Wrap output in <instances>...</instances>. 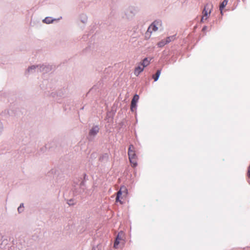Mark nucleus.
I'll list each match as a JSON object with an SVG mask.
<instances>
[{
    "label": "nucleus",
    "instance_id": "obj_1",
    "mask_svg": "<svg viewBox=\"0 0 250 250\" xmlns=\"http://www.w3.org/2000/svg\"><path fill=\"white\" fill-rule=\"evenodd\" d=\"M128 154L130 163L133 167H136L137 166V162L136 160V155L133 150V145L130 146L128 149Z\"/></svg>",
    "mask_w": 250,
    "mask_h": 250
},
{
    "label": "nucleus",
    "instance_id": "obj_2",
    "mask_svg": "<svg viewBox=\"0 0 250 250\" xmlns=\"http://www.w3.org/2000/svg\"><path fill=\"white\" fill-rule=\"evenodd\" d=\"M136 13L137 11L134 7H128L125 11V18L127 20L132 19Z\"/></svg>",
    "mask_w": 250,
    "mask_h": 250
},
{
    "label": "nucleus",
    "instance_id": "obj_3",
    "mask_svg": "<svg viewBox=\"0 0 250 250\" xmlns=\"http://www.w3.org/2000/svg\"><path fill=\"white\" fill-rule=\"evenodd\" d=\"M162 24L161 21H155L153 22L148 27L147 32L152 33L161 29Z\"/></svg>",
    "mask_w": 250,
    "mask_h": 250
},
{
    "label": "nucleus",
    "instance_id": "obj_4",
    "mask_svg": "<svg viewBox=\"0 0 250 250\" xmlns=\"http://www.w3.org/2000/svg\"><path fill=\"white\" fill-rule=\"evenodd\" d=\"M124 194V195H126L127 194V190L125 187H122L120 189V190L117 192V197L116 198V201L117 202H119L121 204L123 203V202L120 199L121 196Z\"/></svg>",
    "mask_w": 250,
    "mask_h": 250
},
{
    "label": "nucleus",
    "instance_id": "obj_5",
    "mask_svg": "<svg viewBox=\"0 0 250 250\" xmlns=\"http://www.w3.org/2000/svg\"><path fill=\"white\" fill-rule=\"evenodd\" d=\"M212 7L213 6L211 4H207L203 11V16L208 17V15H209L211 12Z\"/></svg>",
    "mask_w": 250,
    "mask_h": 250
},
{
    "label": "nucleus",
    "instance_id": "obj_6",
    "mask_svg": "<svg viewBox=\"0 0 250 250\" xmlns=\"http://www.w3.org/2000/svg\"><path fill=\"white\" fill-rule=\"evenodd\" d=\"M139 97L138 95L136 94L134 96L131 104V110L134 111L136 110L137 107V103L139 100Z\"/></svg>",
    "mask_w": 250,
    "mask_h": 250
},
{
    "label": "nucleus",
    "instance_id": "obj_7",
    "mask_svg": "<svg viewBox=\"0 0 250 250\" xmlns=\"http://www.w3.org/2000/svg\"><path fill=\"white\" fill-rule=\"evenodd\" d=\"M123 236H124L123 232L122 231H120L118 233L117 236L116 237V240H115V241L114 243V247L115 248L117 249L118 248V245L120 244L121 241L123 240Z\"/></svg>",
    "mask_w": 250,
    "mask_h": 250
},
{
    "label": "nucleus",
    "instance_id": "obj_8",
    "mask_svg": "<svg viewBox=\"0 0 250 250\" xmlns=\"http://www.w3.org/2000/svg\"><path fill=\"white\" fill-rule=\"evenodd\" d=\"M62 17H60L58 19H54L50 17H47L42 20V22L45 24H51L53 23L55 21H60Z\"/></svg>",
    "mask_w": 250,
    "mask_h": 250
},
{
    "label": "nucleus",
    "instance_id": "obj_9",
    "mask_svg": "<svg viewBox=\"0 0 250 250\" xmlns=\"http://www.w3.org/2000/svg\"><path fill=\"white\" fill-rule=\"evenodd\" d=\"M41 66L39 65H32L28 67L26 70V73H32L36 71V70L40 69Z\"/></svg>",
    "mask_w": 250,
    "mask_h": 250
},
{
    "label": "nucleus",
    "instance_id": "obj_10",
    "mask_svg": "<svg viewBox=\"0 0 250 250\" xmlns=\"http://www.w3.org/2000/svg\"><path fill=\"white\" fill-rule=\"evenodd\" d=\"M79 20L83 24H86L88 21V17L85 13H82L79 15Z\"/></svg>",
    "mask_w": 250,
    "mask_h": 250
},
{
    "label": "nucleus",
    "instance_id": "obj_11",
    "mask_svg": "<svg viewBox=\"0 0 250 250\" xmlns=\"http://www.w3.org/2000/svg\"><path fill=\"white\" fill-rule=\"evenodd\" d=\"M99 128L98 126H94L89 131V135L91 136H95L99 132Z\"/></svg>",
    "mask_w": 250,
    "mask_h": 250
},
{
    "label": "nucleus",
    "instance_id": "obj_12",
    "mask_svg": "<svg viewBox=\"0 0 250 250\" xmlns=\"http://www.w3.org/2000/svg\"><path fill=\"white\" fill-rule=\"evenodd\" d=\"M144 69V67L142 66L140 64L135 68L134 71V74L136 76H138L141 72H142Z\"/></svg>",
    "mask_w": 250,
    "mask_h": 250
},
{
    "label": "nucleus",
    "instance_id": "obj_13",
    "mask_svg": "<svg viewBox=\"0 0 250 250\" xmlns=\"http://www.w3.org/2000/svg\"><path fill=\"white\" fill-rule=\"evenodd\" d=\"M149 63L150 60H149L147 58H145L144 59L143 62L140 63V64L145 68L147 65H148Z\"/></svg>",
    "mask_w": 250,
    "mask_h": 250
},
{
    "label": "nucleus",
    "instance_id": "obj_14",
    "mask_svg": "<svg viewBox=\"0 0 250 250\" xmlns=\"http://www.w3.org/2000/svg\"><path fill=\"white\" fill-rule=\"evenodd\" d=\"M175 39V36H171L167 38L166 39H164V40H165V42H166V43L167 44V43L174 41Z\"/></svg>",
    "mask_w": 250,
    "mask_h": 250
},
{
    "label": "nucleus",
    "instance_id": "obj_15",
    "mask_svg": "<svg viewBox=\"0 0 250 250\" xmlns=\"http://www.w3.org/2000/svg\"><path fill=\"white\" fill-rule=\"evenodd\" d=\"M175 39V36H171L167 38L166 39H164V40H165V42H166V43L167 44V43L174 41Z\"/></svg>",
    "mask_w": 250,
    "mask_h": 250
},
{
    "label": "nucleus",
    "instance_id": "obj_16",
    "mask_svg": "<svg viewBox=\"0 0 250 250\" xmlns=\"http://www.w3.org/2000/svg\"><path fill=\"white\" fill-rule=\"evenodd\" d=\"M160 74H161V70H157L155 75L153 76L154 81L156 82L158 80Z\"/></svg>",
    "mask_w": 250,
    "mask_h": 250
},
{
    "label": "nucleus",
    "instance_id": "obj_17",
    "mask_svg": "<svg viewBox=\"0 0 250 250\" xmlns=\"http://www.w3.org/2000/svg\"><path fill=\"white\" fill-rule=\"evenodd\" d=\"M228 0H224L220 4L219 9H223V8L227 5Z\"/></svg>",
    "mask_w": 250,
    "mask_h": 250
},
{
    "label": "nucleus",
    "instance_id": "obj_18",
    "mask_svg": "<svg viewBox=\"0 0 250 250\" xmlns=\"http://www.w3.org/2000/svg\"><path fill=\"white\" fill-rule=\"evenodd\" d=\"M4 130V125L3 122L0 120V137L1 136Z\"/></svg>",
    "mask_w": 250,
    "mask_h": 250
},
{
    "label": "nucleus",
    "instance_id": "obj_19",
    "mask_svg": "<svg viewBox=\"0 0 250 250\" xmlns=\"http://www.w3.org/2000/svg\"><path fill=\"white\" fill-rule=\"evenodd\" d=\"M166 44H167V43H166V42H165V40H162L161 41H160V42H159L157 43L158 46L159 47H162L164 46Z\"/></svg>",
    "mask_w": 250,
    "mask_h": 250
},
{
    "label": "nucleus",
    "instance_id": "obj_20",
    "mask_svg": "<svg viewBox=\"0 0 250 250\" xmlns=\"http://www.w3.org/2000/svg\"><path fill=\"white\" fill-rule=\"evenodd\" d=\"M24 210V207H23V204H21L20 206L18 208V211L19 213H21Z\"/></svg>",
    "mask_w": 250,
    "mask_h": 250
},
{
    "label": "nucleus",
    "instance_id": "obj_21",
    "mask_svg": "<svg viewBox=\"0 0 250 250\" xmlns=\"http://www.w3.org/2000/svg\"><path fill=\"white\" fill-rule=\"evenodd\" d=\"M208 18V17L203 16L201 19V21L203 22L204 20H206Z\"/></svg>",
    "mask_w": 250,
    "mask_h": 250
},
{
    "label": "nucleus",
    "instance_id": "obj_22",
    "mask_svg": "<svg viewBox=\"0 0 250 250\" xmlns=\"http://www.w3.org/2000/svg\"><path fill=\"white\" fill-rule=\"evenodd\" d=\"M248 173L249 177L250 178V166L249 167Z\"/></svg>",
    "mask_w": 250,
    "mask_h": 250
},
{
    "label": "nucleus",
    "instance_id": "obj_23",
    "mask_svg": "<svg viewBox=\"0 0 250 250\" xmlns=\"http://www.w3.org/2000/svg\"><path fill=\"white\" fill-rule=\"evenodd\" d=\"M220 9V11L221 14L222 15H223V9Z\"/></svg>",
    "mask_w": 250,
    "mask_h": 250
},
{
    "label": "nucleus",
    "instance_id": "obj_24",
    "mask_svg": "<svg viewBox=\"0 0 250 250\" xmlns=\"http://www.w3.org/2000/svg\"><path fill=\"white\" fill-rule=\"evenodd\" d=\"M207 28V27L206 26H205L203 28V30H205Z\"/></svg>",
    "mask_w": 250,
    "mask_h": 250
}]
</instances>
